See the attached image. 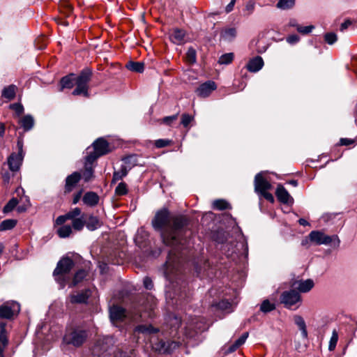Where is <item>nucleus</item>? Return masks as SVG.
<instances>
[{
	"label": "nucleus",
	"instance_id": "412c9836",
	"mask_svg": "<svg viewBox=\"0 0 357 357\" xmlns=\"http://www.w3.org/2000/svg\"><path fill=\"white\" fill-rule=\"evenodd\" d=\"M19 123L25 132L32 129L34 126V119L30 114L24 116L20 119Z\"/></svg>",
	"mask_w": 357,
	"mask_h": 357
},
{
	"label": "nucleus",
	"instance_id": "5fc2aeb1",
	"mask_svg": "<svg viewBox=\"0 0 357 357\" xmlns=\"http://www.w3.org/2000/svg\"><path fill=\"white\" fill-rule=\"evenodd\" d=\"M248 333H244L243 334H242V335L238 337L236 341H235V344L238 346V347L240 346H241L242 344H243L246 340V339L248 338Z\"/></svg>",
	"mask_w": 357,
	"mask_h": 357
},
{
	"label": "nucleus",
	"instance_id": "4c0bfd02",
	"mask_svg": "<svg viewBox=\"0 0 357 357\" xmlns=\"http://www.w3.org/2000/svg\"><path fill=\"white\" fill-rule=\"evenodd\" d=\"M123 165H127L129 171L137 165V158L135 155H129L123 158Z\"/></svg>",
	"mask_w": 357,
	"mask_h": 357
},
{
	"label": "nucleus",
	"instance_id": "4be33fe9",
	"mask_svg": "<svg viewBox=\"0 0 357 357\" xmlns=\"http://www.w3.org/2000/svg\"><path fill=\"white\" fill-rule=\"evenodd\" d=\"M129 168H127V165H121L119 171H114L112 179V184L116 183L117 181L123 179L128 175Z\"/></svg>",
	"mask_w": 357,
	"mask_h": 357
},
{
	"label": "nucleus",
	"instance_id": "9b49d317",
	"mask_svg": "<svg viewBox=\"0 0 357 357\" xmlns=\"http://www.w3.org/2000/svg\"><path fill=\"white\" fill-rule=\"evenodd\" d=\"M271 184L262 176L261 173L257 174L255 177V190L260 194L270 190Z\"/></svg>",
	"mask_w": 357,
	"mask_h": 357
},
{
	"label": "nucleus",
	"instance_id": "052dcab7",
	"mask_svg": "<svg viewBox=\"0 0 357 357\" xmlns=\"http://www.w3.org/2000/svg\"><path fill=\"white\" fill-rule=\"evenodd\" d=\"M261 196H263L266 200L269 201L270 202H274V198L272 194L266 191H264V192L260 193Z\"/></svg>",
	"mask_w": 357,
	"mask_h": 357
},
{
	"label": "nucleus",
	"instance_id": "4d7b16f0",
	"mask_svg": "<svg viewBox=\"0 0 357 357\" xmlns=\"http://www.w3.org/2000/svg\"><path fill=\"white\" fill-rule=\"evenodd\" d=\"M0 342L1 343L2 346H7L8 340L6 331H0Z\"/></svg>",
	"mask_w": 357,
	"mask_h": 357
},
{
	"label": "nucleus",
	"instance_id": "3c124183",
	"mask_svg": "<svg viewBox=\"0 0 357 357\" xmlns=\"http://www.w3.org/2000/svg\"><path fill=\"white\" fill-rule=\"evenodd\" d=\"M10 108L13 109L17 116L21 115L24 112L23 105L20 103L11 104Z\"/></svg>",
	"mask_w": 357,
	"mask_h": 357
},
{
	"label": "nucleus",
	"instance_id": "79ce46f5",
	"mask_svg": "<svg viewBox=\"0 0 357 357\" xmlns=\"http://www.w3.org/2000/svg\"><path fill=\"white\" fill-rule=\"evenodd\" d=\"M93 176V169L92 166H88L84 165V171L83 172V178L85 181H90Z\"/></svg>",
	"mask_w": 357,
	"mask_h": 357
},
{
	"label": "nucleus",
	"instance_id": "e433bc0d",
	"mask_svg": "<svg viewBox=\"0 0 357 357\" xmlns=\"http://www.w3.org/2000/svg\"><path fill=\"white\" fill-rule=\"evenodd\" d=\"M275 309V305L271 303L268 299L264 300L260 306V310L264 313L269 312Z\"/></svg>",
	"mask_w": 357,
	"mask_h": 357
},
{
	"label": "nucleus",
	"instance_id": "1a4fd4ad",
	"mask_svg": "<svg viewBox=\"0 0 357 357\" xmlns=\"http://www.w3.org/2000/svg\"><path fill=\"white\" fill-rule=\"evenodd\" d=\"M93 151L100 156L105 155L111 152V149L108 142L103 137H99L92 144Z\"/></svg>",
	"mask_w": 357,
	"mask_h": 357
},
{
	"label": "nucleus",
	"instance_id": "8fccbe9b",
	"mask_svg": "<svg viewBox=\"0 0 357 357\" xmlns=\"http://www.w3.org/2000/svg\"><path fill=\"white\" fill-rule=\"evenodd\" d=\"M216 306L222 310H229L231 307V304L227 300H222L217 303Z\"/></svg>",
	"mask_w": 357,
	"mask_h": 357
},
{
	"label": "nucleus",
	"instance_id": "de8ad7c7",
	"mask_svg": "<svg viewBox=\"0 0 357 357\" xmlns=\"http://www.w3.org/2000/svg\"><path fill=\"white\" fill-rule=\"evenodd\" d=\"M172 144V140L169 139H160L155 141V146L157 148H163L166 147Z\"/></svg>",
	"mask_w": 357,
	"mask_h": 357
},
{
	"label": "nucleus",
	"instance_id": "423d86ee",
	"mask_svg": "<svg viewBox=\"0 0 357 357\" xmlns=\"http://www.w3.org/2000/svg\"><path fill=\"white\" fill-rule=\"evenodd\" d=\"M280 302L288 309H296L301 305V297L294 289L284 291L280 296Z\"/></svg>",
	"mask_w": 357,
	"mask_h": 357
},
{
	"label": "nucleus",
	"instance_id": "c03bdc74",
	"mask_svg": "<svg viewBox=\"0 0 357 357\" xmlns=\"http://www.w3.org/2000/svg\"><path fill=\"white\" fill-rule=\"evenodd\" d=\"M100 157L96 152L93 151L85 158V165L92 166L93 163Z\"/></svg>",
	"mask_w": 357,
	"mask_h": 357
},
{
	"label": "nucleus",
	"instance_id": "6ab92c4d",
	"mask_svg": "<svg viewBox=\"0 0 357 357\" xmlns=\"http://www.w3.org/2000/svg\"><path fill=\"white\" fill-rule=\"evenodd\" d=\"M89 290L82 291L77 294L70 296V302L72 303H86L89 297Z\"/></svg>",
	"mask_w": 357,
	"mask_h": 357
},
{
	"label": "nucleus",
	"instance_id": "f257e3e1",
	"mask_svg": "<svg viewBox=\"0 0 357 357\" xmlns=\"http://www.w3.org/2000/svg\"><path fill=\"white\" fill-rule=\"evenodd\" d=\"M155 231H160L162 242L172 249L163 268V275L169 281L179 271L181 256L176 247L184 248L188 243L186 235L189 231L190 219L184 215H172L167 208L158 210L151 221Z\"/></svg>",
	"mask_w": 357,
	"mask_h": 357
},
{
	"label": "nucleus",
	"instance_id": "9d476101",
	"mask_svg": "<svg viewBox=\"0 0 357 357\" xmlns=\"http://www.w3.org/2000/svg\"><path fill=\"white\" fill-rule=\"evenodd\" d=\"M81 179V174L78 172H74L70 175H68L66 178L64 186V193L68 194L73 191L77 184Z\"/></svg>",
	"mask_w": 357,
	"mask_h": 357
},
{
	"label": "nucleus",
	"instance_id": "f8f14e48",
	"mask_svg": "<svg viewBox=\"0 0 357 357\" xmlns=\"http://www.w3.org/2000/svg\"><path fill=\"white\" fill-rule=\"evenodd\" d=\"M216 84L213 81H208L202 84L197 89V94L202 98L208 97L212 91L216 89Z\"/></svg>",
	"mask_w": 357,
	"mask_h": 357
},
{
	"label": "nucleus",
	"instance_id": "6e6552de",
	"mask_svg": "<svg viewBox=\"0 0 357 357\" xmlns=\"http://www.w3.org/2000/svg\"><path fill=\"white\" fill-rule=\"evenodd\" d=\"M20 305L16 302L6 303L0 306V318L12 319L15 314L19 313Z\"/></svg>",
	"mask_w": 357,
	"mask_h": 357
},
{
	"label": "nucleus",
	"instance_id": "0eeeda50",
	"mask_svg": "<svg viewBox=\"0 0 357 357\" xmlns=\"http://www.w3.org/2000/svg\"><path fill=\"white\" fill-rule=\"evenodd\" d=\"M18 153H13L8 158V165L9 169L13 172H16L20 169L23 160V141L19 139L17 142Z\"/></svg>",
	"mask_w": 357,
	"mask_h": 357
},
{
	"label": "nucleus",
	"instance_id": "f704fd0d",
	"mask_svg": "<svg viewBox=\"0 0 357 357\" xmlns=\"http://www.w3.org/2000/svg\"><path fill=\"white\" fill-rule=\"evenodd\" d=\"M18 199L15 197L12 198L9 202L4 206L3 212L4 213H8L11 212L18 204Z\"/></svg>",
	"mask_w": 357,
	"mask_h": 357
},
{
	"label": "nucleus",
	"instance_id": "864d4df0",
	"mask_svg": "<svg viewBox=\"0 0 357 357\" xmlns=\"http://www.w3.org/2000/svg\"><path fill=\"white\" fill-rule=\"evenodd\" d=\"M143 284L146 289L151 290L153 288V282L151 278L146 276L143 280Z\"/></svg>",
	"mask_w": 357,
	"mask_h": 357
},
{
	"label": "nucleus",
	"instance_id": "aec40b11",
	"mask_svg": "<svg viewBox=\"0 0 357 357\" xmlns=\"http://www.w3.org/2000/svg\"><path fill=\"white\" fill-rule=\"evenodd\" d=\"M75 74L70 73L69 75L64 76L60 81L61 90L63 89H72L75 86Z\"/></svg>",
	"mask_w": 357,
	"mask_h": 357
},
{
	"label": "nucleus",
	"instance_id": "f03ea898",
	"mask_svg": "<svg viewBox=\"0 0 357 357\" xmlns=\"http://www.w3.org/2000/svg\"><path fill=\"white\" fill-rule=\"evenodd\" d=\"M75 266L74 261L69 257H63L53 271V276L61 288H63L70 280V273Z\"/></svg>",
	"mask_w": 357,
	"mask_h": 357
},
{
	"label": "nucleus",
	"instance_id": "72a5a7b5",
	"mask_svg": "<svg viewBox=\"0 0 357 357\" xmlns=\"http://www.w3.org/2000/svg\"><path fill=\"white\" fill-rule=\"evenodd\" d=\"M186 61L189 63L190 64H193L196 63L197 61V52L196 50L190 47L188 49V51L186 52Z\"/></svg>",
	"mask_w": 357,
	"mask_h": 357
},
{
	"label": "nucleus",
	"instance_id": "338daca9",
	"mask_svg": "<svg viewBox=\"0 0 357 357\" xmlns=\"http://www.w3.org/2000/svg\"><path fill=\"white\" fill-rule=\"evenodd\" d=\"M235 3L236 0H231L230 3L226 6L225 12L227 13H230L233 10Z\"/></svg>",
	"mask_w": 357,
	"mask_h": 357
},
{
	"label": "nucleus",
	"instance_id": "7c9ffc66",
	"mask_svg": "<svg viewBox=\"0 0 357 357\" xmlns=\"http://www.w3.org/2000/svg\"><path fill=\"white\" fill-rule=\"evenodd\" d=\"M17 225V220L14 219H7L0 223V231L10 230Z\"/></svg>",
	"mask_w": 357,
	"mask_h": 357
},
{
	"label": "nucleus",
	"instance_id": "69168bd1",
	"mask_svg": "<svg viewBox=\"0 0 357 357\" xmlns=\"http://www.w3.org/2000/svg\"><path fill=\"white\" fill-rule=\"evenodd\" d=\"M351 24V22L349 20H346L345 22H344L343 23H342V24L340 25V30L341 31H344L345 29H347L349 26H350Z\"/></svg>",
	"mask_w": 357,
	"mask_h": 357
},
{
	"label": "nucleus",
	"instance_id": "dca6fc26",
	"mask_svg": "<svg viewBox=\"0 0 357 357\" xmlns=\"http://www.w3.org/2000/svg\"><path fill=\"white\" fill-rule=\"evenodd\" d=\"M264 61L261 56H256L249 61L246 67L248 71L257 73L262 68Z\"/></svg>",
	"mask_w": 357,
	"mask_h": 357
},
{
	"label": "nucleus",
	"instance_id": "20e7f679",
	"mask_svg": "<svg viewBox=\"0 0 357 357\" xmlns=\"http://www.w3.org/2000/svg\"><path fill=\"white\" fill-rule=\"evenodd\" d=\"M86 331L82 329H71L68 331L63 337V342L75 347L82 346L87 338Z\"/></svg>",
	"mask_w": 357,
	"mask_h": 357
},
{
	"label": "nucleus",
	"instance_id": "6e6d98bb",
	"mask_svg": "<svg viewBox=\"0 0 357 357\" xmlns=\"http://www.w3.org/2000/svg\"><path fill=\"white\" fill-rule=\"evenodd\" d=\"M178 114L163 118L162 122L167 125H170L172 122L177 119Z\"/></svg>",
	"mask_w": 357,
	"mask_h": 357
},
{
	"label": "nucleus",
	"instance_id": "603ef678",
	"mask_svg": "<svg viewBox=\"0 0 357 357\" xmlns=\"http://www.w3.org/2000/svg\"><path fill=\"white\" fill-rule=\"evenodd\" d=\"M192 120V117L188 114H183L181 116V123L185 127H188Z\"/></svg>",
	"mask_w": 357,
	"mask_h": 357
},
{
	"label": "nucleus",
	"instance_id": "c9c22d12",
	"mask_svg": "<svg viewBox=\"0 0 357 357\" xmlns=\"http://www.w3.org/2000/svg\"><path fill=\"white\" fill-rule=\"evenodd\" d=\"M295 4V0H279L277 7L282 10L291 8Z\"/></svg>",
	"mask_w": 357,
	"mask_h": 357
},
{
	"label": "nucleus",
	"instance_id": "bf43d9fd",
	"mask_svg": "<svg viewBox=\"0 0 357 357\" xmlns=\"http://www.w3.org/2000/svg\"><path fill=\"white\" fill-rule=\"evenodd\" d=\"M68 220V218H67L66 217V213L63 215H59L56 220V225H62L63 224L65 223L66 221Z\"/></svg>",
	"mask_w": 357,
	"mask_h": 357
},
{
	"label": "nucleus",
	"instance_id": "2f4dec72",
	"mask_svg": "<svg viewBox=\"0 0 357 357\" xmlns=\"http://www.w3.org/2000/svg\"><path fill=\"white\" fill-rule=\"evenodd\" d=\"M72 233V227L68 225H63L57 229V234L60 238H67Z\"/></svg>",
	"mask_w": 357,
	"mask_h": 357
},
{
	"label": "nucleus",
	"instance_id": "a18cd8bd",
	"mask_svg": "<svg viewBox=\"0 0 357 357\" xmlns=\"http://www.w3.org/2000/svg\"><path fill=\"white\" fill-rule=\"evenodd\" d=\"M82 211L79 208H75L66 213V217L68 220H74L81 215Z\"/></svg>",
	"mask_w": 357,
	"mask_h": 357
},
{
	"label": "nucleus",
	"instance_id": "ea45409f",
	"mask_svg": "<svg viewBox=\"0 0 357 357\" xmlns=\"http://www.w3.org/2000/svg\"><path fill=\"white\" fill-rule=\"evenodd\" d=\"M234 58V55L233 53H227V54H225L223 55H222L219 59H218V63L220 64H229L230 63H231V61H233Z\"/></svg>",
	"mask_w": 357,
	"mask_h": 357
},
{
	"label": "nucleus",
	"instance_id": "13d9d810",
	"mask_svg": "<svg viewBox=\"0 0 357 357\" xmlns=\"http://www.w3.org/2000/svg\"><path fill=\"white\" fill-rule=\"evenodd\" d=\"M299 37L296 35V34H293V35H290L287 38V41L289 43V44H295L297 42H298L299 40Z\"/></svg>",
	"mask_w": 357,
	"mask_h": 357
},
{
	"label": "nucleus",
	"instance_id": "49530a36",
	"mask_svg": "<svg viewBox=\"0 0 357 357\" xmlns=\"http://www.w3.org/2000/svg\"><path fill=\"white\" fill-rule=\"evenodd\" d=\"M324 40L328 44L333 45L337 41V37L335 33H327L324 36Z\"/></svg>",
	"mask_w": 357,
	"mask_h": 357
},
{
	"label": "nucleus",
	"instance_id": "473e14b6",
	"mask_svg": "<svg viewBox=\"0 0 357 357\" xmlns=\"http://www.w3.org/2000/svg\"><path fill=\"white\" fill-rule=\"evenodd\" d=\"M213 206L215 209L222 211L230 208V204L225 199H216L213 203Z\"/></svg>",
	"mask_w": 357,
	"mask_h": 357
},
{
	"label": "nucleus",
	"instance_id": "bb28decb",
	"mask_svg": "<svg viewBox=\"0 0 357 357\" xmlns=\"http://www.w3.org/2000/svg\"><path fill=\"white\" fill-rule=\"evenodd\" d=\"M126 66L129 70L135 73H142L144 70V63L143 62L129 61Z\"/></svg>",
	"mask_w": 357,
	"mask_h": 357
},
{
	"label": "nucleus",
	"instance_id": "5701e85b",
	"mask_svg": "<svg viewBox=\"0 0 357 357\" xmlns=\"http://www.w3.org/2000/svg\"><path fill=\"white\" fill-rule=\"evenodd\" d=\"M236 36V29L234 27L223 29L220 37L225 41H232Z\"/></svg>",
	"mask_w": 357,
	"mask_h": 357
},
{
	"label": "nucleus",
	"instance_id": "e2e57ef3",
	"mask_svg": "<svg viewBox=\"0 0 357 357\" xmlns=\"http://www.w3.org/2000/svg\"><path fill=\"white\" fill-rule=\"evenodd\" d=\"M82 195V190H80L79 192H77L73 197V204H76L79 202Z\"/></svg>",
	"mask_w": 357,
	"mask_h": 357
},
{
	"label": "nucleus",
	"instance_id": "c756f323",
	"mask_svg": "<svg viewBox=\"0 0 357 357\" xmlns=\"http://www.w3.org/2000/svg\"><path fill=\"white\" fill-rule=\"evenodd\" d=\"M158 331V329L153 327L151 325H139L135 327V332L139 333H155Z\"/></svg>",
	"mask_w": 357,
	"mask_h": 357
},
{
	"label": "nucleus",
	"instance_id": "c85d7f7f",
	"mask_svg": "<svg viewBox=\"0 0 357 357\" xmlns=\"http://www.w3.org/2000/svg\"><path fill=\"white\" fill-rule=\"evenodd\" d=\"M100 225L101 224L99 219L97 217L93 215H91L86 222V226L90 231H94L100 227Z\"/></svg>",
	"mask_w": 357,
	"mask_h": 357
},
{
	"label": "nucleus",
	"instance_id": "58836bf2",
	"mask_svg": "<svg viewBox=\"0 0 357 357\" xmlns=\"http://www.w3.org/2000/svg\"><path fill=\"white\" fill-rule=\"evenodd\" d=\"M128 193L127 184L125 182H121L115 189V194L118 196L125 195Z\"/></svg>",
	"mask_w": 357,
	"mask_h": 357
},
{
	"label": "nucleus",
	"instance_id": "a878e982",
	"mask_svg": "<svg viewBox=\"0 0 357 357\" xmlns=\"http://www.w3.org/2000/svg\"><path fill=\"white\" fill-rule=\"evenodd\" d=\"M294 323L297 325L300 331H301V335L304 338L307 337V331L306 328L305 322L303 318L300 315H295L294 317Z\"/></svg>",
	"mask_w": 357,
	"mask_h": 357
},
{
	"label": "nucleus",
	"instance_id": "393cba45",
	"mask_svg": "<svg viewBox=\"0 0 357 357\" xmlns=\"http://www.w3.org/2000/svg\"><path fill=\"white\" fill-rule=\"evenodd\" d=\"M17 87L14 84H10L5 87L2 90L1 96L3 98L12 100L15 98L16 95Z\"/></svg>",
	"mask_w": 357,
	"mask_h": 357
},
{
	"label": "nucleus",
	"instance_id": "0e129e2a",
	"mask_svg": "<svg viewBox=\"0 0 357 357\" xmlns=\"http://www.w3.org/2000/svg\"><path fill=\"white\" fill-rule=\"evenodd\" d=\"M132 356H133V351L129 354L127 352H125V351H120L116 354V357H132Z\"/></svg>",
	"mask_w": 357,
	"mask_h": 357
},
{
	"label": "nucleus",
	"instance_id": "a19ab883",
	"mask_svg": "<svg viewBox=\"0 0 357 357\" xmlns=\"http://www.w3.org/2000/svg\"><path fill=\"white\" fill-rule=\"evenodd\" d=\"M72 221H73V222H72L73 227L74 229H75L77 231H81L83 229V227H84V225H86V222L84 220L83 217L77 218Z\"/></svg>",
	"mask_w": 357,
	"mask_h": 357
},
{
	"label": "nucleus",
	"instance_id": "f3484780",
	"mask_svg": "<svg viewBox=\"0 0 357 357\" xmlns=\"http://www.w3.org/2000/svg\"><path fill=\"white\" fill-rule=\"evenodd\" d=\"M186 33L183 29H174L170 34L171 40L177 45H181L185 42Z\"/></svg>",
	"mask_w": 357,
	"mask_h": 357
},
{
	"label": "nucleus",
	"instance_id": "7ed1b4c3",
	"mask_svg": "<svg viewBox=\"0 0 357 357\" xmlns=\"http://www.w3.org/2000/svg\"><path fill=\"white\" fill-rule=\"evenodd\" d=\"M92 74V70L90 68H85L77 76L75 75V85L76 87L72 92L73 96L82 95L86 98L90 96L89 84L91 79Z\"/></svg>",
	"mask_w": 357,
	"mask_h": 357
},
{
	"label": "nucleus",
	"instance_id": "09e8293b",
	"mask_svg": "<svg viewBox=\"0 0 357 357\" xmlns=\"http://www.w3.org/2000/svg\"><path fill=\"white\" fill-rule=\"evenodd\" d=\"M314 26L312 25L306 26L296 25L297 31L302 34H307V33H310L314 29Z\"/></svg>",
	"mask_w": 357,
	"mask_h": 357
},
{
	"label": "nucleus",
	"instance_id": "39448f33",
	"mask_svg": "<svg viewBox=\"0 0 357 357\" xmlns=\"http://www.w3.org/2000/svg\"><path fill=\"white\" fill-rule=\"evenodd\" d=\"M309 238L311 242L316 245H329L333 243L334 246L338 248L340 244V240L337 235L328 236L321 231H312L309 234Z\"/></svg>",
	"mask_w": 357,
	"mask_h": 357
},
{
	"label": "nucleus",
	"instance_id": "37998d69",
	"mask_svg": "<svg viewBox=\"0 0 357 357\" xmlns=\"http://www.w3.org/2000/svg\"><path fill=\"white\" fill-rule=\"evenodd\" d=\"M337 340L338 333L336 330H333L328 345V349L330 351H333L335 349Z\"/></svg>",
	"mask_w": 357,
	"mask_h": 357
},
{
	"label": "nucleus",
	"instance_id": "b1692460",
	"mask_svg": "<svg viewBox=\"0 0 357 357\" xmlns=\"http://www.w3.org/2000/svg\"><path fill=\"white\" fill-rule=\"evenodd\" d=\"M88 275V272L84 269L78 270L74 275L71 283L69 284L70 287H74L79 282H81Z\"/></svg>",
	"mask_w": 357,
	"mask_h": 357
},
{
	"label": "nucleus",
	"instance_id": "a211bd4d",
	"mask_svg": "<svg viewBox=\"0 0 357 357\" xmlns=\"http://www.w3.org/2000/svg\"><path fill=\"white\" fill-rule=\"evenodd\" d=\"M82 201L89 206H95L99 202V196L94 192H87L83 196Z\"/></svg>",
	"mask_w": 357,
	"mask_h": 357
},
{
	"label": "nucleus",
	"instance_id": "4468645a",
	"mask_svg": "<svg viewBox=\"0 0 357 357\" xmlns=\"http://www.w3.org/2000/svg\"><path fill=\"white\" fill-rule=\"evenodd\" d=\"M126 317V310L122 307L113 305L109 310V317L112 321H123Z\"/></svg>",
	"mask_w": 357,
	"mask_h": 357
},
{
	"label": "nucleus",
	"instance_id": "680f3d73",
	"mask_svg": "<svg viewBox=\"0 0 357 357\" xmlns=\"http://www.w3.org/2000/svg\"><path fill=\"white\" fill-rule=\"evenodd\" d=\"M354 140L348 138H341L340 140V144L342 146H348L352 144Z\"/></svg>",
	"mask_w": 357,
	"mask_h": 357
},
{
	"label": "nucleus",
	"instance_id": "cd10ccee",
	"mask_svg": "<svg viewBox=\"0 0 357 357\" xmlns=\"http://www.w3.org/2000/svg\"><path fill=\"white\" fill-rule=\"evenodd\" d=\"M314 284V282L311 279H307L306 280H302V281H300V282L298 284V289L301 292H303V293L308 292L313 288Z\"/></svg>",
	"mask_w": 357,
	"mask_h": 357
},
{
	"label": "nucleus",
	"instance_id": "ddd939ff",
	"mask_svg": "<svg viewBox=\"0 0 357 357\" xmlns=\"http://www.w3.org/2000/svg\"><path fill=\"white\" fill-rule=\"evenodd\" d=\"M177 346L175 342H166L163 340H160L158 343L155 344L153 348L160 354H170Z\"/></svg>",
	"mask_w": 357,
	"mask_h": 357
},
{
	"label": "nucleus",
	"instance_id": "2eb2a0df",
	"mask_svg": "<svg viewBox=\"0 0 357 357\" xmlns=\"http://www.w3.org/2000/svg\"><path fill=\"white\" fill-rule=\"evenodd\" d=\"M275 195L278 201L283 204H289L293 200L289 193L282 185H278Z\"/></svg>",
	"mask_w": 357,
	"mask_h": 357
},
{
	"label": "nucleus",
	"instance_id": "774afa93",
	"mask_svg": "<svg viewBox=\"0 0 357 357\" xmlns=\"http://www.w3.org/2000/svg\"><path fill=\"white\" fill-rule=\"evenodd\" d=\"M238 348V346H237L235 343L229 346V347L227 349V354H230L234 351H235Z\"/></svg>",
	"mask_w": 357,
	"mask_h": 357
}]
</instances>
